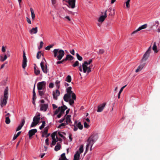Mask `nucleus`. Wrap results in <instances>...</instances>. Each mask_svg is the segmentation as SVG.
Returning a JSON list of instances; mask_svg holds the SVG:
<instances>
[{
    "label": "nucleus",
    "mask_w": 160,
    "mask_h": 160,
    "mask_svg": "<svg viewBox=\"0 0 160 160\" xmlns=\"http://www.w3.org/2000/svg\"><path fill=\"white\" fill-rule=\"evenodd\" d=\"M92 62V59H91L89 61H86L82 64V67L81 65L78 68L80 72H82V70L84 73L87 72L88 74L91 71L92 66L89 65Z\"/></svg>",
    "instance_id": "f257e3e1"
},
{
    "label": "nucleus",
    "mask_w": 160,
    "mask_h": 160,
    "mask_svg": "<svg viewBox=\"0 0 160 160\" xmlns=\"http://www.w3.org/2000/svg\"><path fill=\"white\" fill-rule=\"evenodd\" d=\"M72 88L71 87H69L66 89L67 93L65 94L63 97V99L65 101H67L68 99L66 98H69L72 97V98L76 100V99L75 94L71 90Z\"/></svg>",
    "instance_id": "f03ea898"
},
{
    "label": "nucleus",
    "mask_w": 160,
    "mask_h": 160,
    "mask_svg": "<svg viewBox=\"0 0 160 160\" xmlns=\"http://www.w3.org/2000/svg\"><path fill=\"white\" fill-rule=\"evenodd\" d=\"M98 138V137L95 135H92L89 137L87 140V144L86 147V151H88L89 146H91L92 147V145L96 142Z\"/></svg>",
    "instance_id": "7ed1b4c3"
},
{
    "label": "nucleus",
    "mask_w": 160,
    "mask_h": 160,
    "mask_svg": "<svg viewBox=\"0 0 160 160\" xmlns=\"http://www.w3.org/2000/svg\"><path fill=\"white\" fill-rule=\"evenodd\" d=\"M54 57H57V60L60 61L64 56L65 52L62 49H55L53 51Z\"/></svg>",
    "instance_id": "20e7f679"
},
{
    "label": "nucleus",
    "mask_w": 160,
    "mask_h": 160,
    "mask_svg": "<svg viewBox=\"0 0 160 160\" xmlns=\"http://www.w3.org/2000/svg\"><path fill=\"white\" fill-rule=\"evenodd\" d=\"M46 82L45 81L39 82L37 84L38 90H44L46 87Z\"/></svg>",
    "instance_id": "39448f33"
},
{
    "label": "nucleus",
    "mask_w": 160,
    "mask_h": 160,
    "mask_svg": "<svg viewBox=\"0 0 160 160\" xmlns=\"http://www.w3.org/2000/svg\"><path fill=\"white\" fill-rule=\"evenodd\" d=\"M151 50V46H150L145 53L144 54L143 58L142 59V61H146L149 56L150 54Z\"/></svg>",
    "instance_id": "423d86ee"
},
{
    "label": "nucleus",
    "mask_w": 160,
    "mask_h": 160,
    "mask_svg": "<svg viewBox=\"0 0 160 160\" xmlns=\"http://www.w3.org/2000/svg\"><path fill=\"white\" fill-rule=\"evenodd\" d=\"M60 113L57 115V117L58 118L61 117L62 115L64 113L65 110H66L68 108L65 105H63V106L60 107Z\"/></svg>",
    "instance_id": "0eeeda50"
},
{
    "label": "nucleus",
    "mask_w": 160,
    "mask_h": 160,
    "mask_svg": "<svg viewBox=\"0 0 160 160\" xmlns=\"http://www.w3.org/2000/svg\"><path fill=\"white\" fill-rule=\"evenodd\" d=\"M44 62L42 61L40 63L42 69L44 73L47 74L48 73L47 66L46 65H45V66H44Z\"/></svg>",
    "instance_id": "6e6552de"
},
{
    "label": "nucleus",
    "mask_w": 160,
    "mask_h": 160,
    "mask_svg": "<svg viewBox=\"0 0 160 160\" xmlns=\"http://www.w3.org/2000/svg\"><path fill=\"white\" fill-rule=\"evenodd\" d=\"M66 2H68L69 6L68 7L73 8L75 6V0H68V1H66Z\"/></svg>",
    "instance_id": "1a4fd4ad"
},
{
    "label": "nucleus",
    "mask_w": 160,
    "mask_h": 160,
    "mask_svg": "<svg viewBox=\"0 0 160 160\" xmlns=\"http://www.w3.org/2000/svg\"><path fill=\"white\" fill-rule=\"evenodd\" d=\"M40 113L39 112L37 113V115L34 117L33 121L38 124L40 120Z\"/></svg>",
    "instance_id": "9d476101"
},
{
    "label": "nucleus",
    "mask_w": 160,
    "mask_h": 160,
    "mask_svg": "<svg viewBox=\"0 0 160 160\" xmlns=\"http://www.w3.org/2000/svg\"><path fill=\"white\" fill-rule=\"evenodd\" d=\"M37 130L36 129H34L30 130L29 131L28 134L29 135V139L31 138V137L34 135L37 132Z\"/></svg>",
    "instance_id": "9b49d317"
},
{
    "label": "nucleus",
    "mask_w": 160,
    "mask_h": 160,
    "mask_svg": "<svg viewBox=\"0 0 160 160\" xmlns=\"http://www.w3.org/2000/svg\"><path fill=\"white\" fill-rule=\"evenodd\" d=\"M106 105V103H103L99 105L98 107L97 111L98 112H101L102 111Z\"/></svg>",
    "instance_id": "f8f14e48"
},
{
    "label": "nucleus",
    "mask_w": 160,
    "mask_h": 160,
    "mask_svg": "<svg viewBox=\"0 0 160 160\" xmlns=\"http://www.w3.org/2000/svg\"><path fill=\"white\" fill-rule=\"evenodd\" d=\"M52 94L53 98L56 100L58 99V97L59 96L60 94V92L58 89H57L55 91V92H53Z\"/></svg>",
    "instance_id": "ddd939ff"
},
{
    "label": "nucleus",
    "mask_w": 160,
    "mask_h": 160,
    "mask_svg": "<svg viewBox=\"0 0 160 160\" xmlns=\"http://www.w3.org/2000/svg\"><path fill=\"white\" fill-rule=\"evenodd\" d=\"M48 108V104H40V110L41 111H46Z\"/></svg>",
    "instance_id": "4468645a"
},
{
    "label": "nucleus",
    "mask_w": 160,
    "mask_h": 160,
    "mask_svg": "<svg viewBox=\"0 0 160 160\" xmlns=\"http://www.w3.org/2000/svg\"><path fill=\"white\" fill-rule=\"evenodd\" d=\"M147 24H145L144 25H143L139 27L137 30L133 32L132 33V34H134L138 31H139L141 30L142 29L146 28L147 27Z\"/></svg>",
    "instance_id": "2eb2a0df"
},
{
    "label": "nucleus",
    "mask_w": 160,
    "mask_h": 160,
    "mask_svg": "<svg viewBox=\"0 0 160 160\" xmlns=\"http://www.w3.org/2000/svg\"><path fill=\"white\" fill-rule=\"evenodd\" d=\"M8 87L6 88L4 91V94L3 98L8 99Z\"/></svg>",
    "instance_id": "dca6fc26"
},
{
    "label": "nucleus",
    "mask_w": 160,
    "mask_h": 160,
    "mask_svg": "<svg viewBox=\"0 0 160 160\" xmlns=\"http://www.w3.org/2000/svg\"><path fill=\"white\" fill-rule=\"evenodd\" d=\"M80 156V154L78 151H77L74 155L73 160H79Z\"/></svg>",
    "instance_id": "f3484780"
},
{
    "label": "nucleus",
    "mask_w": 160,
    "mask_h": 160,
    "mask_svg": "<svg viewBox=\"0 0 160 160\" xmlns=\"http://www.w3.org/2000/svg\"><path fill=\"white\" fill-rule=\"evenodd\" d=\"M38 32V28L36 27L35 28H32L30 31L31 34H36Z\"/></svg>",
    "instance_id": "a211bd4d"
},
{
    "label": "nucleus",
    "mask_w": 160,
    "mask_h": 160,
    "mask_svg": "<svg viewBox=\"0 0 160 160\" xmlns=\"http://www.w3.org/2000/svg\"><path fill=\"white\" fill-rule=\"evenodd\" d=\"M145 63H143L142 64H140L138 67L137 69H136L135 72H138L139 71L142 70L145 66Z\"/></svg>",
    "instance_id": "6ab92c4d"
},
{
    "label": "nucleus",
    "mask_w": 160,
    "mask_h": 160,
    "mask_svg": "<svg viewBox=\"0 0 160 160\" xmlns=\"http://www.w3.org/2000/svg\"><path fill=\"white\" fill-rule=\"evenodd\" d=\"M71 116L70 115H67L66 118V122L67 124L71 122V121L70 118Z\"/></svg>",
    "instance_id": "aec40b11"
},
{
    "label": "nucleus",
    "mask_w": 160,
    "mask_h": 160,
    "mask_svg": "<svg viewBox=\"0 0 160 160\" xmlns=\"http://www.w3.org/2000/svg\"><path fill=\"white\" fill-rule=\"evenodd\" d=\"M30 11L31 12L32 19L33 20H34L35 18V15L34 14V10L32 8H30Z\"/></svg>",
    "instance_id": "412c9836"
},
{
    "label": "nucleus",
    "mask_w": 160,
    "mask_h": 160,
    "mask_svg": "<svg viewBox=\"0 0 160 160\" xmlns=\"http://www.w3.org/2000/svg\"><path fill=\"white\" fill-rule=\"evenodd\" d=\"M73 58H74L71 55L68 54L67 55L65 58L67 61L68 60H72L73 59Z\"/></svg>",
    "instance_id": "4be33fe9"
},
{
    "label": "nucleus",
    "mask_w": 160,
    "mask_h": 160,
    "mask_svg": "<svg viewBox=\"0 0 160 160\" xmlns=\"http://www.w3.org/2000/svg\"><path fill=\"white\" fill-rule=\"evenodd\" d=\"M66 99H68L67 101H66V102H69V104L71 105H72L74 103V99H73V98H72V99H71V98H70V99L69 98H66Z\"/></svg>",
    "instance_id": "5701e85b"
},
{
    "label": "nucleus",
    "mask_w": 160,
    "mask_h": 160,
    "mask_svg": "<svg viewBox=\"0 0 160 160\" xmlns=\"http://www.w3.org/2000/svg\"><path fill=\"white\" fill-rule=\"evenodd\" d=\"M106 18L105 16L102 15L99 18L98 21L99 22H102L104 21Z\"/></svg>",
    "instance_id": "b1692460"
},
{
    "label": "nucleus",
    "mask_w": 160,
    "mask_h": 160,
    "mask_svg": "<svg viewBox=\"0 0 160 160\" xmlns=\"http://www.w3.org/2000/svg\"><path fill=\"white\" fill-rule=\"evenodd\" d=\"M8 99L3 98V100L2 101L1 103V106L2 107L3 106H5L7 103V100Z\"/></svg>",
    "instance_id": "393cba45"
},
{
    "label": "nucleus",
    "mask_w": 160,
    "mask_h": 160,
    "mask_svg": "<svg viewBox=\"0 0 160 160\" xmlns=\"http://www.w3.org/2000/svg\"><path fill=\"white\" fill-rule=\"evenodd\" d=\"M61 148V145L60 144L58 143L57 145H56L55 147L54 150L56 151H58Z\"/></svg>",
    "instance_id": "a878e982"
},
{
    "label": "nucleus",
    "mask_w": 160,
    "mask_h": 160,
    "mask_svg": "<svg viewBox=\"0 0 160 160\" xmlns=\"http://www.w3.org/2000/svg\"><path fill=\"white\" fill-rule=\"evenodd\" d=\"M152 49L155 52L157 53L158 52V51L157 50V46H156L155 42H154V43L152 47Z\"/></svg>",
    "instance_id": "bb28decb"
},
{
    "label": "nucleus",
    "mask_w": 160,
    "mask_h": 160,
    "mask_svg": "<svg viewBox=\"0 0 160 160\" xmlns=\"http://www.w3.org/2000/svg\"><path fill=\"white\" fill-rule=\"evenodd\" d=\"M27 60H22V66L23 69H25L27 66Z\"/></svg>",
    "instance_id": "cd10ccee"
},
{
    "label": "nucleus",
    "mask_w": 160,
    "mask_h": 160,
    "mask_svg": "<svg viewBox=\"0 0 160 160\" xmlns=\"http://www.w3.org/2000/svg\"><path fill=\"white\" fill-rule=\"evenodd\" d=\"M76 126L80 130H82L83 128V125L81 124V122H79Z\"/></svg>",
    "instance_id": "c85d7f7f"
},
{
    "label": "nucleus",
    "mask_w": 160,
    "mask_h": 160,
    "mask_svg": "<svg viewBox=\"0 0 160 160\" xmlns=\"http://www.w3.org/2000/svg\"><path fill=\"white\" fill-rule=\"evenodd\" d=\"M39 94L40 96L42 97L44 94L45 91L44 90H38Z\"/></svg>",
    "instance_id": "c756f323"
},
{
    "label": "nucleus",
    "mask_w": 160,
    "mask_h": 160,
    "mask_svg": "<svg viewBox=\"0 0 160 160\" xmlns=\"http://www.w3.org/2000/svg\"><path fill=\"white\" fill-rule=\"evenodd\" d=\"M34 73L36 75H38L40 73V71L39 70L37 69L35 66L34 67Z\"/></svg>",
    "instance_id": "7c9ffc66"
},
{
    "label": "nucleus",
    "mask_w": 160,
    "mask_h": 160,
    "mask_svg": "<svg viewBox=\"0 0 160 160\" xmlns=\"http://www.w3.org/2000/svg\"><path fill=\"white\" fill-rule=\"evenodd\" d=\"M10 120L9 117V116L5 118V122L7 124H9L10 122Z\"/></svg>",
    "instance_id": "2f4dec72"
},
{
    "label": "nucleus",
    "mask_w": 160,
    "mask_h": 160,
    "mask_svg": "<svg viewBox=\"0 0 160 160\" xmlns=\"http://www.w3.org/2000/svg\"><path fill=\"white\" fill-rule=\"evenodd\" d=\"M71 76L69 75H68L66 77V81H67L68 82H71Z\"/></svg>",
    "instance_id": "473e14b6"
},
{
    "label": "nucleus",
    "mask_w": 160,
    "mask_h": 160,
    "mask_svg": "<svg viewBox=\"0 0 160 160\" xmlns=\"http://www.w3.org/2000/svg\"><path fill=\"white\" fill-rule=\"evenodd\" d=\"M79 62L78 61H75V63L73 64L72 66L73 67H78L79 66Z\"/></svg>",
    "instance_id": "72a5a7b5"
},
{
    "label": "nucleus",
    "mask_w": 160,
    "mask_h": 160,
    "mask_svg": "<svg viewBox=\"0 0 160 160\" xmlns=\"http://www.w3.org/2000/svg\"><path fill=\"white\" fill-rule=\"evenodd\" d=\"M21 132V131L19 132H18L16 135H15L13 137V140H15V139H16L17 138Z\"/></svg>",
    "instance_id": "f704fd0d"
},
{
    "label": "nucleus",
    "mask_w": 160,
    "mask_h": 160,
    "mask_svg": "<svg viewBox=\"0 0 160 160\" xmlns=\"http://www.w3.org/2000/svg\"><path fill=\"white\" fill-rule=\"evenodd\" d=\"M76 55L77 58L78 60L81 61L82 60V57H81V56H80L78 53H76Z\"/></svg>",
    "instance_id": "c9c22d12"
},
{
    "label": "nucleus",
    "mask_w": 160,
    "mask_h": 160,
    "mask_svg": "<svg viewBox=\"0 0 160 160\" xmlns=\"http://www.w3.org/2000/svg\"><path fill=\"white\" fill-rule=\"evenodd\" d=\"M66 61V60L65 58L63 59L62 60H61V61H58L57 62H56V64H60L61 63H63L64 62Z\"/></svg>",
    "instance_id": "e433bc0d"
},
{
    "label": "nucleus",
    "mask_w": 160,
    "mask_h": 160,
    "mask_svg": "<svg viewBox=\"0 0 160 160\" xmlns=\"http://www.w3.org/2000/svg\"><path fill=\"white\" fill-rule=\"evenodd\" d=\"M35 84L34 85L32 93H33V97L32 98H36V95L35 92Z\"/></svg>",
    "instance_id": "4c0bfd02"
},
{
    "label": "nucleus",
    "mask_w": 160,
    "mask_h": 160,
    "mask_svg": "<svg viewBox=\"0 0 160 160\" xmlns=\"http://www.w3.org/2000/svg\"><path fill=\"white\" fill-rule=\"evenodd\" d=\"M45 123H46L45 122V121H43L42 122V125L39 128L40 129H41L43 128L44 127L45 125Z\"/></svg>",
    "instance_id": "58836bf2"
},
{
    "label": "nucleus",
    "mask_w": 160,
    "mask_h": 160,
    "mask_svg": "<svg viewBox=\"0 0 160 160\" xmlns=\"http://www.w3.org/2000/svg\"><path fill=\"white\" fill-rule=\"evenodd\" d=\"M79 150L80 152V154L82 153L83 152V145H82L80 146Z\"/></svg>",
    "instance_id": "ea45409f"
},
{
    "label": "nucleus",
    "mask_w": 160,
    "mask_h": 160,
    "mask_svg": "<svg viewBox=\"0 0 160 160\" xmlns=\"http://www.w3.org/2000/svg\"><path fill=\"white\" fill-rule=\"evenodd\" d=\"M25 122V121L24 119H23L22 120V122L20 125H19L21 127H22L24 125Z\"/></svg>",
    "instance_id": "a19ab883"
},
{
    "label": "nucleus",
    "mask_w": 160,
    "mask_h": 160,
    "mask_svg": "<svg viewBox=\"0 0 160 160\" xmlns=\"http://www.w3.org/2000/svg\"><path fill=\"white\" fill-rule=\"evenodd\" d=\"M130 0H127L126 2V6L127 8H128L130 7L129 2Z\"/></svg>",
    "instance_id": "79ce46f5"
},
{
    "label": "nucleus",
    "mask_w": 160,
    "mask_h": 160,
    "mask_svg": "<svg viewBox=\"0 0 160 160\" xmlns=\"http://www.w3.org/2000/svg\"><path fill=\"white\" fill-rule=\"evenodd\" d=\"M37 124H38L37 123H36V122H35L33 121V122H32V123L31 125V127L32 128V127H34Z\"/></svg>",
    "instance_id": "37998d69"
},
{
    "label": "nucleus",
    "mask_w": 160,
    "mask_h": 160,
    "mask_svg": "<svg viewBox=\"0 0 160 160\" xmlns=\"http://www.w3.org/2000/svg\"><path fill=\"white\" fill-rule=\"evenodd\" d=\"M62 158L64 159H67L66 156L65 154L64 153L62 154L61 155V158Z\"/></svg>",
    "instance_id": "c03bdc74"
},
{
    "label": "nucleus",
    "mask_w": 160,
    "mask_h": 160,
    "mask_svg": "<svg viewBox=\"0 0 160 160\" xmlns=\"http://www.w3.org/2000/svg\"><path fill=\"white\" fill-rule=\"evenodd\" d=\"M60 81L58 80H57L56 82V84L57 85V87L58 88H59L60 87Z\"/></svg>",
    "instance_id": "a18cd8bd"
},
{
    "label": "nucleus",
    "mask_w": 160,
    "mask_h": 160,
    "mask_svg": "<svg viewBox=\"0 0 160 160\" xmlns=\"http://www.w3.org/2000/svg\"><path fill=\"white\" fill-rule=\"evenodd\" d=\"M84 126L85 128H88L89 127V126L87 124V123L86 122H84Z\"/></svg>",
    "instance_id": "49530a36"
},
{
    "label": "nucleus",
    "mask_w": 160,
    "mask_h": 160,
    "mask_svg": "<svg viewBox=\"0 0 160 160\" xmlns=\"http://www.w3.org/2000/svg\"><path fill=\"white\" fill-rule=\"evenodd\" d=\"M60 108L58 107V108L54 112V115L57 114L59 112H60Z\"/></svg>",
    "instance_id": "de8ad7c7"
},
{
    "label": "nucleus",
    "mask_w": 160,
    "mask_h": 160,
    "mask_svg": "<svg viewBox=\"0 0 160 160\" xmlns=\"http://www.w3.org/2000/svg\"><path fill=\"white\" fill-rule=\"evenodd\" d=\"M57 141L56 140V139H52V145H55L56 144Z\"/></svg>",
    "instance_id": "09e8293b"
},
{
    "label": "nucleus",
    "mask_w": 160,
    "mask_h": 160,
    "mask_svg": "<svg viewBox=\"0 0 160 160\" xmlns=\"http://www.w3.org/2000/svg\"><path fill=\"white\" fill-rule=\"evenodd\" d=\"M67 124V123H62L58 127V128H60L62 126H65Z\"/></svg>",
    "instance_id": "8fccbe9b"
},
{
    "label": "nucleus",
    "mask_w": 160,
    "mask_h": 160,
    "mask_svg": "<svg viewBox=\"0 0 160 160\" xmlns=\"http://www.w3.org/2000/svg\"><path fill=\"white\" fill-rule=\"evenodd\" d=\"M104 52V50L103 49H100L98 52V54H102Z\"/></svg>",
    "instance_id": "3c124183"
},
{
    "label": "nucleus",
    "mask_w": 160,
    "mask_h": 160,
    "mask_svg": "<svg viewBox=\"0 0 160 160\" xmlns=\"http://www.w3.org/2000/svg\"><path fill=\"white\" fill-rule=\"evenodd\" d=\"M40 53H41V51H39L37 53V58L38 59H39L40 58L41 55H39Z\"/></svg>",
    "instance_id": "603ef678"
},
{
    "label": "nucleus",
    "mask_w": 160,
    "mask_h": 160,
    "mask_svg": "<svg viewBox=\"0 0 160 160\" xmlns=\"http://www.w3.org/2000/svg\"><path fill=\"white\" fill-rule=\"evenodd\" d=\"M43 42L42 41L40 42V46L38 47V49H40L41 48H42V46H43Z\"/></svg>",
    "instance_id": "864d4df0"
},
{
    "label": "nucleus",
    "mask_w": 160,
    "mask_h": 160,
    "mask_svg": "<svg viewBox=\"0 0 160 160\" xmlns=\"http://www.w3.org/2000/svg\"><path fill=\"white\" fill-rule=\"evenodd\" d=\"M56 135V133L55 132L53 133L52 135H51V137L52 138V139H56L55 138V136Z\"/></svg>",
    "instance_id": "5fc2aeb1"
},
{
    "label": "nucleus",
    "mask_w": 160,
    "mask_h": 160,
    "mask_svg": "<svg viewBox=\"0 0 160 160\" xmlns=\"http://www.w3.org/2000/svg\"><path fill=\"white\" fill-rule=\"evenodd\" d=\"M54 86V84L52 82H51L50 83L49 85V87L50 88H53Z\"/></svg>",
    "instance_id": "6e6d98bb"
},
{
    "label": "nucleus",
    "mask_w": 160,
    "mask_h": 160,
    "mask_svg": "<svg viewBox=\"0 0 160 160\" xmlns=\"http://www.w3.org/2000/svg\"><path fill=\"white\" fill-rule=\"evenodd\" d=\"M127 86V85L124 86L122 87L120 89L119 92H120V93H121L122 92V91L123 89H124V88H125Z\"/></svg>",
    "instance_id": "4d7b16f0"
},
{
    "label": "nucleus",
    "mask_w": 160,
    "mask_h": 160,
    "mask_svg": "<svg viewBox=\"0 0 160 160\" xmlns=\"http://www.w3.org/2000/svg\"><path fill=\"white\" fill-rule=\"evenodd\" d=\"M48 128H47V127H46L45 130H44V132H43V133H45V134H47V133H48Z\"/></svg>",
    "instance_id": "13d9d810"
},
{
    "label": "nucleus",
    "mask_w": 160,
    "mask_h": 160,
    "mask_svg": "<svg viewBox=\"0 0 160 160\" xmlns=\"http://www.w3.org/2000/svg\"><path fill=\"white\" fill-rule=\"evenodd\" d=\"M70 52L72 55H74L75 52H74V49H72L71 50H70Z\"/></svg>",
    "instance_id": "bf43d9fd"
},
{
    "label": "nucleus",
    "mask_w": 160,
    "mask_h": 160,
    "mask_svg": "<svg viewBox=\"0 0 160 160\" xmlns=\"http://www.w3.org/2000/svg\"><path fill=\"white\" fill-rule=\"evenodd\" d=\"M0 61L2 62H4L5 60H4V58H3L2 55H1L0 56Z\"/></svg>",
    "instance_id": "052dcab7"
},
{
    "label": "nucleus",
    "mask_w": 160,
    "mask_h": 160,
    "mask_svg": "<svg viewBox=\"0 0 160 160\" xmlns=\"http://www.w3.org/2000/svg\"><path fill=\"white\" fill-rule=\"evenodd\" d=\"M27 21L29 24H31V20L28 17H27Z\"/></svg>",
    "instance_id": "680f3d73"
},
{
    "label": "nucleus",
    "mask_w": 160,
    "mask_h": 160,
    "mask_svg": "<svg viewBox=\"0 0 160 160\" xmlns=\"http://www.w3.org/2000/svg\"><path fill=\"white\" fill-rule=\"evenodd\" d=\"M65 118L64 117L63 118L59 120V122L60 123H62V122H63L64 121V120H65Z\"/></svg>",
    "instance_id": "e2e57ef3"
},
{
    "label": "nucleus",
    "mask_w": 160,
    "mask_h": 160,
    "mask_svg": "<svg viewBox=\"0 0 160 160\" xmlns=\"http://www.w3.org/2000/svg\"><path fill=\"white\" fill-rule=\"evenodd\" d=\"M48 141L49 140L48 138H47L45 140V143L47 145H49Z\"/></svg>",
    "instance_id": "0e129e2a"
},
{
    "label": "nucleus",
    "mask_w": 160,
    "mask_h": 160,
    "mask_svg": "<svg viewBox=\"0 0 160 160\" xmlns=\"http://www.w3.org/2000/svg\"><path fill=\"white\" fill-rule=\"evenodd\" d=\"M58 134L59 136H60L61 138H65V137L64 136H63V135L60 133V132H58Z\"/></svg>",
    "instance_id": "69168bd1"
},
{
    "label": "nucleus",
    "mask_w": 160,
    "mask_h": 160,
    "mask_svg": "<svg viewBox=\"0 0 160 160\" xmlns=\"http://www.w3.org/2000/svg\"><path fill=\"white\" fill-rule=\"evenodd\" d=\"M52 106L53 109H55L56 108H57V106L55 104H52Z\"/></svg>",
    "instance_id": "338daca9"
},
{
    "label": "nucleus",
    "mask_w": 160,
    "mask_h": 160,
    "mask_svg": "<svg viewBox=\"0 0 160 160\" xmlns=\"http://www.w3.org/2000/svg\"><path fill=\"white\" fill-rule=\"evenodd\" d=\"M74 128H73V130L74 131H76L78 130V128L77 127V126L76 125H74Z\"/></svg>",
    "instance_id": "774afa93"
}]
</instances>
